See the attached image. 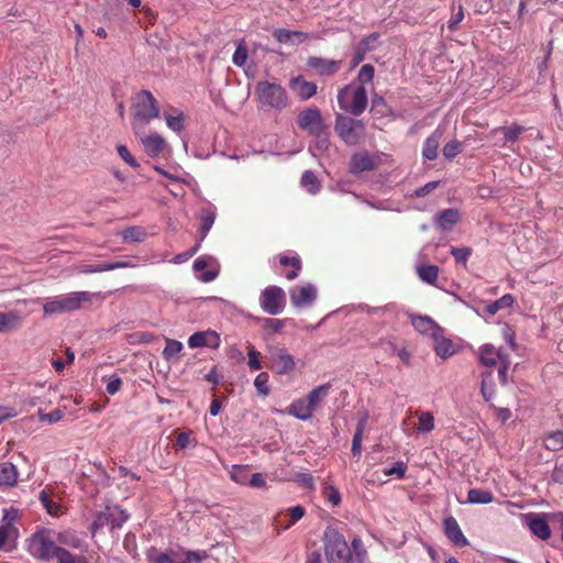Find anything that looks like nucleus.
<instances>
[{
    "label": "nucleus",
    "instance_id": "obj_38",
    "mask_svg": "<svg viewBox=\"0 0 563 563\" xmlns=\"http://www.w3.org/2000/svg\"><path fill=\"white\" fill-rule=\"evenodd\" d=\"M411 323L421 333H427L435 328V323L429 317L412 316Z\"/></svg>",
    "mask_w": 563,
    "mask_h": 563
},
{
    "label": "nucleus",
    "instance_id": "obj_3",
    "mask_svg": "<svg viewBox=\"0 0 563 563\" xmlns=\"http://www.w3.org/2000/svg\"><path fill=\"white\" fill-rule=\"evenodd\" d=\"M96 294L90 291H74L64 296L48 298L43 310L45 314H57L76 311L86 305H90Z\"/></svg>",
    "mask_w": 563,
    "mask_h": 563
},
{
    "label": "nucleus",
    "instance_id": "obj_20",
    "mask_svg": "<svg viewBox=\"0 0 563 563\" xmlns=\"http://www.w3.org/2000/svg\"><path fill=\"white\" fill-rule=\"evenodd\" d=\"M444 532L448 539L457 547H464L468 544L467 539L463 534L459 522L454 517H448L444 519Z\"/></svg>",
    "mask_w": 563,
    "mask_h": 563
},
{
    "label": "nucleus",
    "instance_id": "obj_13",
    "mask_svg": "<svg viewBox=\"0 0 563 563\" xmlns=\"http://www.w3.org/2000/svg\"><path fill=\"white\" fill-rule=\"evenodd\" d=\"M272 369L278 375H286L295 369L294 357L283 347L271 351Z\"/></svg>",
    "mask_w": 563,
    "mask_h": 563
},
{
    "label": "nucleus",
    "instance_id": "obj_32",
    "mask_svg": "<svg viewBox=\"0 0 563 563\" xmlns=\"http://www.w3.org/2000/svg\"><path fill=\"white\" fill-rule=\"evenodd\" d=\"M515 302V298L510 294H506L499 299L488 303L485 308L486 312L490 316L496 314L498 311L510 308Z\"/></svg>",
    "mask_w": 563,
    "mask_h": 563
},
{
    "label": "nucleus",
    "instance_id": "obj_41",
    "mask_svg": "<svg viewBox=\"0 0 563 563\" xmlns=\"http://www.w3.org/2000/svg\"><path fill=\"white\" fill-rule=\"evenodd\" d=\"M201 219H202V225L200 228V234H201V240H203L214 223L216 213L212 210H206L202 212Z\"/></svg>",
    "mask_w": 563,
    "mask_h": 563
},
{
    "label": "nucleus",
    "instance_id": "obj_23",
    "mask_svg": "<svg viewBox=\"0 0 563 563\" xmlns=\"http://www.w3.org/2000/svg\"><path fill=\"white\" fill-rule=\"evenodd\" d=\"M460 220L461 216L456 209H445L437 214L434 222L441 231H451Z\"/></svg>",
    "mask_w": 563,
    "mask_h": 563
},
{
    "label": "nucleus",
    "instance_id": "obj_57",
    "mask_svg": "<svg viewBox=\"0 0 563 563\" xmlns=\"http://www.w3.org/2000/svg\"><path fill=\"white\" fill-rule=\"evenodd\" d=\"M312 136L316 137V140H317V147L320 151H324V150L328 148V145H329V131H328V126L322 129L320 131V133H314Z\"/></svg>",
    "mask_w": 563,
    "mask_h": 563
},
{
    "label": "nucleus",
    "instance_id": "obj_42",
    "mask_svg": "<svg viewBox=\"0 0 563 563\" xmlns=\"http://www.w3.org/2000/svg\"><path fill=\"white\" fill-rule=\"evenodd\" d=\"M463 150V145L457 140H452L443 146V155L448 159L454 158Z\"/></svg>",
    "mask_w": 563,
    "mask_h": 563
},
{
    "label": "nucleus",
    "instance_id": "obj_10",
    "mask_svg": "<svg viewBox=\"0 0 563 563\" xmlns=\"http://www.w3.org/2000/svg\"><path fill=\"white\" fill-rule=\"evenodd\" d=\"M318 289L313 284L294 286L289 289L290 302L295 308H306L313 305Z\"/></svg>",
    "mask_w": 563,
    "mask_h": 563
},
{
    "label": "nucleus",
    "instance_id": "obj_54",
    "mask_svg": "<svg viewBox=\"0 0 563 563\" xmlns=\"http://www.w3.org/2000/svg\"><path fill=\"white\" fill-rule=\"evenodd\" d=\"M261 353L254 349V346L250 345L247 347V364L250 368L257 371L262 368V364L260 362Z\"/></svg>",
    "mask_w": 563,
    "mask_h": 563
},
{
    "label": "nucleus",
    "instance_id": "obj_55",
    "mask_svg": "<svg viewBox=\"0 0 563 563\" xmlns=\"http://www.w3.org/2000/svg\"><path fill=\"white\" fill-rule=\"evenodd\" d=\"M247 59V48L244 44H239L234 54H233V57H232V60H233V64L241 67L245 64Z\"/></svg>",
    "mask_w": 563,
    "mask_h": 563
},
{
    "label": "nucleus",
    "instance_id": "obj_5",
    "mask_svg": "<svg viewBox=\"0 0 563 563\" xmlns=\"http://www.w3.org/2000/svg\"><path fill=\"white\" fill-rule=\"evenodd\" d=\"M338 102L342 110L361 115L367 107V93L361 84L351 82L339 90Z\"/></svg>",
    "mask_w": 563,
    "mask_h": 563
},
{
    "label": "nucleus",
    "instance_id": "obj_36",
    "mask_svg": "<svg viewBox=\"0 0 563 563\" xmlns=\"http://www.w3.org/2000/svg\"><path fill=\"white\" fill-rule=\"evenodd\" d=\"M183 350V343L177 340L166 339V346L163 351V357L166 361L178 360V354Z\"/></svg>",
    "mask_w": 563,
    "mask_h": 563
},
{
    "label": "nucleus",
    "instance_id": "obj_51",
    "mask_svg": "<svg viewBox=\"0 0 563 563\" xmlns=\"http://www.w3.org/2000/svg\"><path fill=\"white\" fill-rule=\"evenodd\" d=\"M498 366V378L501 385H506L508 383V369L510 367V358L508 356H503V361L499 362Z\"/></svg>",
    "mask_w": 563,
    "mask_h": 563
},
{
    "label": "nucleus",
    "instance_id": "obj_19",
    "mask_svg": "<svg viewBox=\"0 0 563 563\" xmlns=\"http://www.w3.org/2000/svg\"><path fill=\"white\" fill-rule=\"evenodd\" d=\"M140 141L144 147L146 154L151 157H156L165 150L167 143L166 141L158 134L151 135H137Z\"/></svg>",
    "mask_w": 563,
    "mask_h": 563
},
{
    "label": "nucleus",
    "instance_id": "obj_39",
    "mask_svg": "<svg viewBox=\"0 0 563 563\" xmlns=\"http://www.w3.org/2000/svg\"><path fill=\"white\" fill-rule=\"evenodd\" d=\"M544 445L548 450L559 451L563 449V431H555L545 438Z\"/></svg>",
    "mask_w": 563,
    "mask_h": 563
},
{
    "label": "nucleus",
    "instance_id": "obj_34",
    "mask_svg": "<svg viewBox=\"0 0 563 563\" xmlns=\"http://www.w3.org/2000/svg\"><path fill=\"white\" fill-rule=\"evenodd\" d=\"M418 417L417 430L422 433L430 432L434 429V418L429 411H416Z\"/></svg>",
    "mask_w": 563,
    "mask_h": 563
},
{
    "label": "nucleus",
    "instance_id": "obj_60",
    "mask_svg": "<svg viewBox=\"0 0 563 563\" xmlns=\"http://www.w3.org/2000/svg\"><path fill=\"white\" fill-rule=\"evenodd\" d=\"M439 186V181H430L422 187H419L415 190V197H424L433 191Z\"/></svg>",
    "mask_w": 563,
    "mask_h": 563
},
{
    "label": "nucleus",
    "instance_id": "obj_49",
    "mask_svg": "<svg viewBox=\"0 0 563 563\" xmlns=\"http://www.w3.org/2000/svg\"><path fill=\"white\" fill-rule=\"evenodd\" d=\"M407 465L402 461H398L394 466L387 467L384 470V475L386 476H396L397 478H402L406 474Z\"/></svg>",
    "mask_w": 563,
    "mask_h": 563
},
{
    "label": "nucleus",
    "instance_id": "obj_40",
    "mask_svg": "<svg viewBox=\"0 0 563 563\" xmlns=\"http://www.w3.org/2000/svg\"><path fill=\"white\" fill-rule=\"evenodd\" d=\"M260 321L263 324V329L269 334L279 333L285 327V320L280 319L263 318Z\"/></svg>",
    "mask_w": 563,
    "mask_h": 563
},
{
    "label": "nucleus",
    "instance_id": "obj_37",
    "mask_svg": "<svg viewBox=\"0 0 563 563\" xmlns=\"http://www.w3.org/2000/svg\"><path fill=\"white\" fill-rule=\"evenodd\" d=\"M301 185L308 192L314 195L320 190V183L311 170H306L301 176Z\"/></svg>",
    "mask_w": 563,
    "mask_h": 563
},
{
    "label": "nucleus",
    "instance_id": "obj_12",
    "mask_svg": "<svg viewBox=\"0 0 563 563\" xmlns=\"http://www.w3.org/2000/svg\"><path fill=\"white\" fill-rule=\"evenodd\" d=\"M380 164L378 155L371 154L366 151L354 153L350 162V170L353 174L373 170Z\"/></svg>",
    "mask_w": 563,
    "mask_h": 563
},
{
    "label": "nucleus",
    "instance_id": "obj_43",
    "mask_svg": "<svg viewBox=\"0 0 563 563\" xmlns=\"http://www.w3.org/2000/svg\"><path fill=\"white\" fill-rule=\"evenodd\" d=\"M254 386L258 394L267 396L269 394L268 374L265 372L260 373L254 379Z\"/></svg>",
    "mask_w": 563,
    "mask_h": 563
},
{
    "label": "nucleus",
    "instance_id": "obj_18",
    "mask_svg": "<svg viewBox=\"0 0 563 563\" xmlns=\"http://www.w3.org/2000/svg\"><path fill=\"white\" fill-rule=\"evenodd\" d=\"M289 87L300 100H308L317 93V85L305 80L302 76L291 78Z\"/></svg>",
    "mask_w": 563,
    "mask_h": 563
},
{
    "label": "nucleus",
    "instance_id": "obj_25",
    "mask_svg": "<svg viewBox=\"0 0 563 563\" xmlns=\"http://www.w3.org/2000/svg\"><path fill=\"white\" fill-rule=\"evenodd\" d=\"M313 409L305 398L295 400L288 408L287 412L299 420H308L312 417Z\"/></svg>",
    "mask_w": 563,
    "mask_h": 563
},
{
    "label": "nucleus",
    "instance_id": "obj_16",
    "mask_svg": "<svg viewBox=\"0 0 563 563\" xmlns=\"http://www.w3.org/2000/svg\"><path fill=\"white\" fill-rule=\"evenodd\" d=\"M188 345L191 349L202 346L217 349L220 345V336L216 331L212 330L196 332L188 339Z\"/></svg>",
    "mask_w": 563,
    "mask_h": 563
},
{
    "label": "nucleus",
    "instance_id": "obj_7",
    "mask_svg": "<svg viewBox=\"0 0 563 563\" xmlns=\"http://www.w3.org/2000/svg\"><path fill=\"white\" fill-rule=\"evenodd\" d=\"M334 130L349 145L358 144L365 136V125L363 122L344 114H336Z\"/></svg>",
    "mask_w": 563,
    "mask_h": 563
},
{
    "label": "nucleus",
    "instance_id": "obj_27",
    "mask_svg": "<svg viewBox=\"0 0 563 563\" xmlns=\"http://www.w3.org/2000/svg\"><path fill=\"white\" fill-rule=\"evenodd\" d=\"M331 385L330 384H323L316 388H313L305 399L308 401L310 407L316 410V408L327 398L329 395Z\"/></svg>",
    "mask_w": 563,
    "mask_h": 563
},
{
    "label": "nucleus",
    "instance_id": "obj_62",
    "mask_svg": "<svg viewBox=\"0 0 563 563\" xmlns=\"http://www.w3.org/2000/svg\"><path fill=\"white\" fill-rule=\"evenodd\" d=\"M463 18H464L463 8L459 7V11L456 13H454L453 16L450 19V21L448 22V27L451 31L455 30V27L463 20Z\"/></svg>",
    "mask_w": 563,
    "mask_h": 563
},
{
    "label": "nucleus",
    "instance_id": "obj_64",
    "mask_svg": "<svg viewBox=\"0 0 563 563\" xmlns=\"http://www.w3.org/2000/svg\"><path fill=\"white\" fill-rule=\"evenodd\" d=\"M202 560L201 555L199 552H195V551H188L186 553V559L185 561L180 562V563H200Z\"/></svg>",
    "mask_w": 563,
    "mask_h": 563
},
{
    "label": "nucleus",
    "instance_id": "obj_24",
    "mask_svg": "<svg viewBox=\"0 0 563 563\" xmlns=\"http://www.w3.org/2000/svg\"><path fill=\"white\" fill-rule=\"evenodd\" d=\"M527 523L531 532L542 540H547L551 536L548 522L539 515L530 514L527 516Z\"/></svg>",
    "mask_w": 563,
    "mask_h": 563
},
{
    "label": "nucleus",
    "instance_id": "obj_50",
    "mask_svg": "<svg viewBox=\"0 0 563 563\" xmlns=\"http://www.w3.org/2000/svg\"><path fill=\"white\" fill-rule=\"evenodd\" d=\"M323 495L332 506H339L341 503L340 492L332 485H328L323 489Z\"/></svg>",
    "mask_w": 563,
    "mask_h": 563
},
{
    "label": "nucleus",
    "instance_id": "obj_2",
    "mask_svg": "<svg viewBox=\"0 0 563 563\" xmlns=\"http://www.w3.org/2000/svg\"><path fill=\"white\" fill-rule=\"evenodd\" d=\"M132 126L136 135L145 129V125L159 117L158 102L148 90H142L132 98Z\"/></svg>",
    "mask_w": 563,
    "mask_h": 563
},
{
    "label": "nucleus",
    "instance_id": "obj_17",
    "mask_svg": "<svg viewBox=\"0 0 563 563\" xmlns=\"http://www.w3.org/2000/svg\"><path fill=\"white\" fill-rule=\"evenodd\" d=\"M24 322V314L18 310L0 312V333L18 331Z\"/></svg>",
    "mask_w": 563,
    "mask_h": 563
},
{
    "label": "nucleus",
    "instance_id": "obj_11",
    "mask_svg": "<svg viewBox=\"0 0 563 563\" xmlns=\"http://www.w3.org/2000/svg\"><path fill=\"white\" fill-rule=\"evenodd\" d=\"M298 126L310 135L320 133L327 125L323 122L320 111L317 108H308L301 111L297 118Z\"/></svg>",
    "mask_w": 563,
    "mask_h": 563
},
{
    "label": "nucleus",
    "instance_id": "obj_35",
    "mask_svg": "<svg viewBox=\"0 0 563 563\" xmlns=\"http://www.w3.org/2000/svg\"><path fill=\"white\" fill-rule=\"evenodd\" d=\"M124 242H142L146 238V231L141 227H129L121 231Z\"/></svg>",
    "mask_w": 563,
    "mask_h": 563
},
{
    "label": "nucleus",
    "instance_id": "obj_8",
    "mask_svg": "<svg viewBox=\"0 0 563 563\" xmlns=\"http://www.w3.org/2000/svg\"><path fill=\"white\" fill-rule=\"evenodd\" d=\"M128 519L129 514L119 506H107L97 514L90 528L91 533L95 536L104 527H109L111 531L120 529Z\"/></svg>",
    "mask_w": 563,
    "mask_h": 563
},
{
    "label": "nucleus",
    "instance_id": "obj_47",
    "mask_svg": "<svg viewBox=\"0 0 563 563\" xmlns=\"http://www.w3.org/2000/svg\"><path fill=\"white\" fill-rule=\"evenodd\" d=\"M117 152L119 156L132 168H137L140 166L125 145L119 144L117 146Z\"/></svg>",
    "mask_w": 563,
    "mask_h": 563
},
{
    "label": "nucleus",
    "instance_id": "obj_33",
    "mask_svg": "<svg viewBox=\"0 0 563 563\" xmlns=\"http://www.w3.org/2000/svg\"><path fill=\"white\" fill-rule=\"evenodd\" d=\"M494 500L493 494L487 489L472 488L467 493L468 504H489Z\"/></svg>",
    "mask_w": 563,
    "mask_h": 563
},
{
    "label": "nucleus",
    "instance_id": "obj_14",
    "mask_svg": "<svg viewBox=\"0 0 563 563\" xmlns=\"http://www.w3.org/2000/svg\"><path fill=\"white\" fill-rule=\"evenodd\" d=\"M307 65L320 76H331L339 71L342 62L312 56L309 57Z\"/></svg>",
    "mask_w": 563,
    "mask_h": 563
},
{
    "label": "nucleus",
    "instance_id": "obj_6",
    "mask_svg": "<svg viewBox=\"0 0 563 563\" xmlns=\"http://www.w3.org/2000/svg\"><path fill=\"white\" fill-rule=\"evenodd\" d=\"M255 92L261 107L282 111L288 106V97L285 89L275 82L260 81Z\"/></svg>",
    "mask_w": 563,
    "mask_h": 563
},
{
    "label": "nucleus",
    "instance_id": "obj_63",
    "mask_svg": "<svg viewBox=\"0 0 563 563\" xmlns=\"http://www.w3.org/2000/svg\"><path fill=\"white\" fill-rule=\"evenodd\" d=\"M295 479L306 487L311 488L313 486V478L309 473H298Z\"/></svg>",
    "mask_w": 563,
    "mask_h": 563
},
{
    "label": "nucleus",
    "instance_id": "obj_22",
    "mask_svg": "<svg viewBox=\"0 0 563 563\" xmlns=\"http://www.w3.org/2000/svg\"><path fill=\"white\" fill-rule=\"evenodd\" d=\"M433 349L435 354L442 360L449 358L457 353V347L453 342L440 334H433Z\"/></svg>",
    "mask_w": 563,
    "mask_h": 563
},
{
    "label": "nucleus",
    "instance_id": "obj_56",
    "mask_svg": "<svg viewBox=\"0 0 563 563\" xmlns=\"http://www.w3.org/2000/svg\"><path fill=\"white\" fill-rule=\"evenodd\" d=\"M278 261H279L280 265L285 266V267L290 266L296 269L302 268L301 260L297 255L296 256L279 255Z\"/></svg>",
    "mask_w": 563,
    "mask_h": 563
},
{
    "label": "nucleus",
    "instance_id": "obj_61",
    "mask_svg": "<svg viewBox=\"0 0 563 563\" xmlns=\"http://www.w3.org/2000/svg\"><path fill=\"white\" fill-rule=\"evenodd\" d=\"M122 386V380L119 377H114L110 379L106 386V390L109 395L117 394Z\"/></svg>",
    "mask_w": 563,
    "mask_h": 563
},
{
    "label": "nucleus",
    "instance_id": "obj_9",
    "mask_svg": "<svg viewBox=\"0 0 563 563\" xmlns=\"http://www.w3.org/2000/svg\"><path fill=\"white\" fill-rule=\"evenodd\" d=\"M258 301L263 311L276 316L282 313L286 307V292L283 288L271 285L262 290Z\"/></svg>",
    "mask_w": 563,
    "mask_h": 563
},
{
    "label": "nucleus",
    "instance_id": "obj_31",
    "mask_svg": "<svg viewBox=\"0 0 563 563\" xmlns=\"http://www.w3.org/2000/svg\"><path fill=\"white\" fill-rule=\"evenodd\" d=\"M38 499L48 515L53 517H59L63 514L60 504L54 501L46 490H42L40 493Z\"/></svg>",
    "mask_w": 563,
    "mask_h": 563
},
{
    "label": "nucleus",
    "instance_id": "obj_45",
    "mask_svg": "<svg viewBox=\"0 0 563 563\" xmlns=\"http://www.w3.org/2000/svg\"><path fill=\"white\" fill-rule=\"evenodd\" d=\"M148 558L153 563H180L173 554L156 552L155 550L150 552Z\"/></svg>",
    "mask_w": 563,
    "mask_h": 563
},
{
    "label": "nucleus",
    "instance_id": "obj_44",
    "mask_svg": "<svg viewBox=\"0 0 563 563\" xmlns=\"http://www.w3.org/2000/svg\"><path fill=\"white\" fill-rule=\"evenodd\" d=\"M306 514V510L302 506H295L289 509V520L288 525H284L282 527V530L289 529L292 525H295L297 521H299Z\"/></svg>",
    "mask_w": 563,
    "mask_h": 563
},
{
    "label": "nucleus",
    "instance_id": "obj_29",
    "mask_svg": "<svg viewBox=\"0 0 563 563\" xmlns=\"http://www.w3.org/2000/svg\"><path fill=\"white\" fill-rule=\"evenodd\" d=\"M208 266H209V260L206 257H198L194 262V266H192L196 272H203L199 276V279L203 283H210V282L214 280L218 276V271H216V269L205 271Z\"/></svg>",
    "mask_w": 563,
    "mask_h": 563
},
{
    "label": "nucleus",
    "instance_id": "obj_48",
    "mask_svg": "<svg viewBox=\"0 0 563 563\" xmlns=\"http://www.w3.org/2000/svg\"><path fill=\"white\" fill-rule=\"evenodd\" d=\"M451 254L454 257L456 263L465 265L468 257L472 254V249H470V247H452Z\"/></svg>",
    "mask_w": 563,
    "mask_h": 563
},
{
    "label": "nucleus",
    "instance_id": "obj_59",
    "mask_svg": "<svg viewBox=\"0 0 563 563\" xmlns=\"http://www.w3.org/2000/svg\"><path fill=\"white\" fill-rule=\"evenodd\" d=\"M231 478L240 484H244L246 479V467L234 465L231 471Z\"/></svg>",
    "mask_w": 563,
    "mask_h": 563
},
{
    "label": "nucleus",
    "instance_id": "obj_30",
    "mask_svg": "<svg viewBox=\"0 0 563 563\" xmlns=\"http://www.w3.org/2000/svg\"><path fill=\"white\" fill-rule=\"evenodd\" d=\"M419 278L430 285H434L439 277V267L437 265H421L417 267Z\"/></svg>",
    "mask_w": 563,
    "mask_h": 563
},
{
    "label": "nucleus",
    "instance_id": "obj_1",
    "mask_svg": "<svg viewBox=\"0 0 563 563\" xmlns=\"http://www.w3.org/2000/svg\"><path fill=\"white\" fill-rule=\"evenodd\" d=\"M26 549L32 558L42 562L55 559L56 563H89L85 555L89 545L73 529L38 528L26 540Z\"/></svg>",
    "mask_w": 563,
    "mask_h": 563
},
{
    "label": "nucleus",
    "instance_id": "obj_58",
    "mask_svg": "<svg viewBox=\"0 0 563 563\" xmlns=\"http://www.w3.org/2000/svg\"><path fill=\"white\" fill-rule=\"evenodd\" d=\"M176 445L179 449L184 450V449H187L189 446H195L196 443H195L194 439L191 438L190 433H188V432H180L177 435Z\"/></svg>",
    "mask_w": 563,
    "mask_h": 563
},
{
    "label": "nucleus",
    "instance_id": "obj_28",
    "mask_svg": "<svg viewBox=\"0 0 563 563\" xmlns=\"http://www.w3.org/2000/svg\"><path fill=\"white\" fill-rule=\"evenodd\" d=\"M18 481L16 467L10 462L0 464V485L14 486Z\"/></svg>",
    "mask_w": 563,
    "mask_h": 563
},
{
    "label": "nucleus",
    "instance_id": "obj_53",
    "mask_svg": "<svg viewBox=\"0 0 563 563\" xmlns=\"http://www.w3.org/2000/svg\"><path fill=\"white\" fill-rule=\"evenodd\" d=\"M165 120L167 126L175 132H180L184 128V115L181 113L178 115L166 114Z\"/></svg>",
    "mask_w": 563,
    "mask_h": 563
},
{
    "label": "nucleus",
    "instance_id": "obj_21",
    "mask_svg": "<svg viewBox=\"0 0 563 563\" xmlns=\"http://www.w3.org/2000/svg\"><path fill=\"white\" fill-rule=\"evenodd\" d=\"M136 264L132 262H113V263H104L99 265H80L77 268V273L79 274H93V273H102L107 271H112L117 268H128V267H135Z\"/></svg>",
    "mask_w": 563,
    "mask_h": 563
},
{
    "label": "nucleus",
    "instance_id": "obj_52",
    "mask_svg": "<svg viewBox=\"0 0 563 563\" xmlns=\"http://www.w3.org/2000/svg\"><path fill=\"white\" fill-rule=\"evenodd\" d=\"M373 77H374V67L369 64H365L361 67L360 71H358V75H357L358 82L357 84H361L363 86L364 84L371 82L373 80Z\"/></svg>",
    "mask_w": 563,
    "mask_h": 563
},
{
    "label": "nucleus",
    "instance_id": "obj_46",
    "mask_svg": "<svg viewBox=\"0 0 563 563\" xmlns=\"http://www.w3.org/2000/svg\"><path fill=\"white\" fill-rule=\"evenodd\" d=\"M501 130L506 141L508 142H515L525 132V128L518 124H512L510 126L503 128Z\"/></svg>",
    "mask_w": 563,
    "mask_h": 563
},
{
    "label": "nucleus",
    "instance_id": "obj_15",
    "mask_svg": "<svg viewBox=\"0 0 563 563\" xmlns=\"http://www.w3.org/2000/svg\"><path fill=\"white\" fill-rule=\"evenodd\" d=\"M508 355L509 354L503 349H496L492 344H484L478 350L479 362L486 367L499 365V362L503 361V356Z\"/></svg>",
    "mask_w": 563,
    "mask_h": 563
},
{
    "label": "nucleus",
    "instance_id": "obj_26",
    "mask_svg": "<svg viewBox=\"0 0 563 563\" xmlns=\"http://www.w3.org/2000/svg\"><path fill=\"white\" fill-rule=\"evenodd\" d=\"M442 133L435 130L423 143L422 155L424 158L433 161L438 157Z\"/></svg>",
    "mask_w": 563,
    "mask_h": 563
},
{
    "label": "nucleus",
    "instance_id": "obj_4",
    "mask_svg": "<svg viewBox=\"0 0 563 563\" xmlns=\"http://www.w3.org/2000/svg\"><path fill=\"white\" fill-rule=\"evenodd\" d=\"M323 543L328 563H351L352 551L336 529L329 527L324 530Z\"/></svg>",
    "mask_w": 563,
    "mask_h": 563
}]
</instances>
